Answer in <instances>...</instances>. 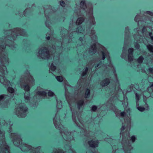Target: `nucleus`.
Wrapping results in <instances>:
<instances>
[{"label":"nucleus","mask_w":153,"mask_h":153,"mask_svg":"<svg viewBox=\"0 0 153 153\" xmlns=\"http://www.w3.org/2000/svg\"><path fill=\"white\" fill-rule=\"evenodd\" d=\"M4 33L7 39V40L5 39L6 43L4 41L5 38H0V82L5 86H12V84L4 77V75L7 74L5 65H8L9 63L8 53L5 49V46L7 45L11 49H14L15 45L13 41L18 36H25L26 33L24 29L16 28L6 31Z\"/></svg>","instance_id":"obj_1"},{"label":"nucleus","mask_w":153,"mask_h":153,"mask_svg":"<svg viewBox=\"0 0 153 153\" xmlns=\"http://www.w3.org/2000/svg\"><path fill=\"white\" fill-rule=\"evenodd\" d=\"M13 125V123L9 119H5L4 118H2L0 120V125L1 127L4 126L8 127L9 129L8 130V132L9 133H10L9 137L12 139L14 145L20 148L23 152H25L28 151L29 150L28 142H22L20 134L16 132H12L11 126Z\"/></svg>","instance_id":"obj_2"},{"label":"nucleus","mask_w":153,"mask_h":153,"mask_svg":"<svg viewBox=\"0 0 153 153\" xmlns=\"http://www.w3.org/2000/svg\"><path fill=\"white\" fill-rule=\"evenodd\" d=\"M28 78V75L25 76L24 75L22 76L20 79L19 83L21 87L25 91L24 97L25 101L27 102L29 100Z\"/></svg>","instance_id":"obj_3"},{"label":"nucleus","mask_w":153,"mask_h":153,"mask_svg":"<svg viewBox=\"0 0 153 153\" xmlns=\"http://www.w3.org/2000/svg\"><path fill=\"white\" fill-rule=\"evenodd\" d=\"M27 110V108L23 104H21L16 108L15 113L18 117H24L26 116Z\"/></svg>","instance_id":"obj_4"},{"label":"nucleus","mask_w":153,"mask_h":153,"mask_svg":"<svg viewBox=\"0 0 153 153\" xmlns=\"http://www.w3.org/2000/svg\"><path fill=\"white\" fill-rule=\"evenodd\" d=\"M7 95L1 94L0 95V107L1 108H7L8 107L9 104L7 101L8 99L11 98Z\"/></svg>","instance_id":"obj_5"},{"label":"nucleus","mask_w":153,"mask_h":153,"mask_svg":"<svg viewBox=\"0 0 153 153\" xmlns=\"http://www.w3.org/2000/svg\"><path fill=\"white\" fill-rule=\"evenodd\" d=\"M88 144L90 147L94 148L98 147L99 142L97 140H91L88 141Z\"/></svg>","instance_id":"obj_6"},{"label":"nucleus","mask_w":153,"mask_h":153,"mask_svg":"<svg viewBox=\"0 0 153 153\" xmlns=\"http://www.w3.org/2000/svg\"><path fill=\"white\" fill-rule=\"evenodd\" d=\"M39 54H41V55L45 53L47 55L45 57L46 58H48V57L50 56L49 52L48 51V48H47L45 47L43 49H40L39 50Z\"/></svg>","instance_id":"obj_7"},{"label":"nucleus","mask_w":153,"mask_h":153,"mask_svg":"<svg viewBox=\"0 0 153 153\" xmlns=\"http://www.w3.org/2000/svg\"><path fill=\"white\" fill-rule=\"evenodd\" d=\"M110 83V80L109 79L106 78L101 81L100 84L102 87H105L108 85Z\"/></svg>","instance_id":"obj_8"},{"label":"nucleus","mask_w":153,"mask_h":153,"mask_svg":"<svg viewBox=\"0 0 153 153\" xmlns=\"http://www.w3.org/2000/svg\"><path fill=\"white\" fill-rule=\"evenodd\" d=\"M134 49L132 48H131L128 49V53L129 55L128 56V59L130 61H132L133 60V52Z\"/></svg>","instance_id":"obj_9"},{"label":"nucleus","mask_w":153,"mask_h":153,"mask_svg":"<svg viewBox=\"0 0 153 153\" xmlns=\"http://www.w3.org/2000/svg\"><path fill=\"white\" fill-rule=\"evenodd\" d=\"M84 103V100L83 99L79 100L77 102V108L79 109H80L82 108Z\"/></svg>","instance_id":"obj_10"},{"label":"nucleus","mask_w":153,"mask_h":153,"mask_svg":"<svg viewBox=\"0 0 153 153\" xmlns=\"http://www.w3.org/2000/svg\"><path fill=\"white\" fill-rule=\"evenodd\" d=\"M7 91L9 93L11 94L12 97L14 95L15 90L13 88L9 87L7 89Z\"/></svg>","instance_id":"obj_11"},{"label":"nucleus","mask_w":153,"mask_h":153,"mask_svg":"<svg viewBox=\"0 0 153 153\" xmlns=\"http://www.w3.org/2000/svg\"><path fill=\"white\" fill-rule=\"evenodd\" d=\"M90 90L89 88H87L86 90L85 94V98H88L90 96Z\"/></svg>","instance_id":"obj_12"},{"label":"nucleus","mask_w":153,"mask_h":153,"mask_svg":"<svg viewBox=\"0 0 153 153\" xmlns=\"http://www.w3.org/2000/svg\"><path fill=\"white\" fill-rule=\"evenodd\" d=\"M84 20V19L83 17H80L77 19L76 22L79 25H80L82 24Z\"/></svg>","instance_id":"obj_13"},{"label":"nucleus","mask_w":153,"mask_h":153,"mask_svg":"<svg viewBox=\"0 0 153 153\" xmlns=\"http://www.w3.org/2000/svg\"><path fill=\"white\" fill-rule=\"evenodd\" d=\"M36 94L38 95L45 96L47 95V93L45 91H38L36 92Z\"/></svg>","instance_id":"obj_14"},{"label":"nucleus","mask_w":153,"mask_h":153,"mask_svg":"<svg viewBox=\"0 0 153 153\" xmlns=\"http://www.w3.org/2000/svg\"><path fill=\"white\" fill-rule=\"evenodd\" d=\"M57 80L60 82H62L63 80V77L62 76H57L56 77Z\"/></svg>","instance_id":"obj_15"},{"label":"nucleus","mask_w":153,"mask_h":153,"mask_svg":"<svg viewBox=\"0 0 153 153\" xmlns=\"http://www.w3.org/2000/svg\"><path fill=\"white\" fill-rule=\"evenodd\" d=\"M80 5L82 8L84 7L85 8L86 5V1L85 0H82L80 1Z\"/></svg>","instance_id":"obj_16"},{"label":"nucleus","mask_w":153,"mask_h":153,"mask_svg":"<svg viewBox=\"0 0 153 153\" xmlns=\"http://www.w3.org/2000/svg\"><path fill=\"white\" fill-rule=\"evenodd\" d=\"M144 60V58L142 56H140L137 60L138 63L141 64L142 63Z\"/></svg>","instance_id":"obj_17"},{"label":"nucleus","mask_w":153,"mask_h":153,"mask_svg":"<svg viewBox=\"0 0 153 153\" xmlns=\"http://www.w3.org/2000/svg\"><path fill=\"white\" fill-rule=\"evenodd\" d=\"M147 47L148 50L151 52L153 53V46L150 45L148 44L147 46Z\"/></svg>","instance_id":"obj_18"},{"label":"nucleus","mask_w":153,"mask_h":153,"mask_svg":"<svg viewBox=\"0 0 153 153\" xmlns=\"http://www.w3.org/2000/svg\"><path fill=\"white\" fill-rule=\"evenodd\" d=\"M50 69L53 72L56 69V66L53 64L51 63V65Z\"/></svg>","instance_id":"obj_19"},{"label":"nucleus","mask_w":153,"mask_h":153,"mask_svg":"<svg viewBox=\"0 0 153 153\" xmlns=\"http://www.w3.org/2000/svg\"><path fill=\"white\" fill-rule=\"evenodd\" d=\"M137 108L139 111L141 112L144 111L145 110V108L141 106L137 107Z\"/></svg>","instance_id":"obj_20"},{"label":"nucleus","mask_w":153,"mask_h":153,"mask_svg":"<svg viewBox=\"0 0 153 153\" xmlns=\"http://www.w3.org/2000/svg\"><path fill=\"white\" fill-rule=\"evenodd\" d=\"M29 13V9H26L23 12V14L25 16H28Z\"/></svg>","instance_id":"obj_21"},{"label":"nucleus","mask_w":153,"mask_h":153,"mask_svg":"<svg viewBox=\"0 0 153 153\" xmlns=\"http://www.w3.org/2000/svg\"><path fill=\"white\" fill-rule=\"evenodd\" d=\"M61 6L63 7H64L66 5L65 3L63 1H59Z\"/></svg>","instance_id":"obj_22"},{"label":"nucleus","mask_w":153,"mask_h":153,"mask_svg":"<svg viewBox=\"0 0 153 153\" xmlns=\"http://www.w3.org/2000/svg\"><path fill=\"white\" fill-rule=\"evenodd\" d=\"M48 95L49 97H53L54 96V94L51 91H49L48 93Z\"/></svg>","instance_id":"obj_23"},{"label":"nucleus","mask_w":153,"mask_h":153,"mask_svg":"<svg viewBox=\"0 0 153 153\" xmlns=\"http://www.w3.org/2000/svg\"><path fill=\"white\" fill-rule=\"evenodd\" d=\"M130 140H131V141L132 142H134L136 139V138L135 136H134V135H133L131 137H130Z\"/></svg>","instance_id":"obj_24"},{"label":"nucleus","mask_w":153,"mask_h":153,"mask_svg":"<svg viewBox=\"0 0 153 153\" xmlns=\"http://www.w3.org/2000/svg\"><path fill=\"white\" fill-rule=\"evenodd\" d=\"M134 47L138 49L140 48V45L138 43L136 42L134 44Z\"/></svg>","instance_id":"obj_25"},{"label":"nucleus","mask_w":153,"mask_h":153,"mask_svg":"<svg viewBox=\"0 0 153 153\" xmlns=\"http://www.w3.org/2000/svg\"><path fill=\"white\" fill-rule=\"evenodd\" d=\"M97 109V107L95 105H93L92 108L91 110L93 111H95Z\"/></svg>","instance_id":"obj_26"},{"label":"nucleus","mask_w":153,"mask_h":153,"mask_svg":"<svg viewBox=\"0 0 153 153\" xmlns=\"http://www.w3.org/2000/svg\"><path fill=\"white\" fill-rule=\"evenodd\" d=\"M136 99L137 101H138L140 100V94L136 93L135 94Z\"/></svg>","instance_id":"obj_27"},{"label":"nucleus","mask_w":153,"mask_h":153,"mask_svg":"<svg viewBox=\"0 0 153 153\" xmlns=\"http://www.w3.org/2000/svg\"><path fill=\"white\" fill-rule=\"evenodd\" d=\"M146 13L147 14L151 16H153V13L149 11H147L146 12Z\"/></svg>","instance_id":"obj_28"},{"label":"nucleus","mask_w":153,"mask_h":153,"mask_svg":"<svg viewBox=\"0 0 153 153\" xmlns=\"http://www.w3.org/2000/svg\"><path fill=\"white\" fill-rule=\"evenodd\" d=\"M102 59L103 60H104L105 58L106 54L104 52H102Z\"/></svg>","instance_id":"obj_29"},{"label":"nucleus","mask_w":153,"mask_h":153,"mask_svg":"<svg viewBox=\"0 0 153 153\" xmlns=\"http://www.w3.org/2000/svg\"><path fill=\"white\" fill-rule=\"evenodd\" d=\"M87 73H87V72L84 71L81 74V76H86L87 75Z\"/></svg>","instance_id":"obj_30"},{"label":"nucleus","mask_w":153,"mask_h":153,"mask_svg":"<svg viewBox=\"0 0 153 153\" xmlns=\"http://www.w3.org/2000/svg\"><path fill=\"white\" fill-rule=\"evenodd\" d=\"M126 115V113L125 111H123L121 112L120 115L121 117H124Z\"/></svg>","instance_id":"obj_31"},{"label":"nucleus","mask_w":153,"mask_h":153,"mask_svg":"<svg viewBox=\"0 0 153 153\" xmlns=\"http://www.w3.org/2000/svg\"><path fill=\"white\" fill-rule=\"evenodd\" d=\"M102 62L101 61H100L99 63L97 64H96L95 68L98 67L100 65L102 64Z\"/></svg>","instance_id":"obj_32"},{"label":"nucleus","mask_w":153,"mask_h":153,"mask_svg":"<svg viewBox=\"0 0 153 153\" xmlns=\"http://www.w3.org/2000/svg\"><path fill=\"white\" fill-rule=\"evenodd\" d=\"M125 126H122L121 128H120V130H121V132H122L123 131L125 130Z\"/></svg>","instance_id":"obj_33"},{"label":"nucleus","mask_w":153,"mask_h":153,"mask_svg":"<svg viewBox=\"0 0 153 153\" xmlns=\"http://www.w3.org/2000/svg\"><path fill=\"white\" fill-rule=\"evenodd\" d=\"M147 71L150 72H152L153 71V69L152 68H149Z\"/></svg>","instance_id":"obj_34"},{"label":"nucleus","mask_w":153,"mask_h":153,"mask_svg":"<svg viewBox=\"0 0 153 153\" xmlns=\"http://www.w3.org/2000/svg\"><path fill=\"white\" fill-rule=\"evenodd\" d=\"M84 37H80L78 39L80 41H82L83 40Z\"/></svg>","instance_id":"obj_35"},{"label":"nucleus","mask_w":153,"mask_h":153,"mask_svg":"<svg viewBox=\"0 0 153 153\" xmlns=\"http://www.w3.org/2000/svg\"><path fill=\"white\" fill-rule=\"evenodd\" d=\"M146 30V28L144 26L143 27L142 29V31L143 32H144Z\"/></svg>","instance_id":"obj_36"},{"label":"nucleus","mask_w":153,"mask_h":153,"mask_svg":"<svg viewBox=\"0 0 153 153\" xmlns=\"http://www.w3.org/2000/svg\"><path fill=\"white\" fill-rule=\"evenodd\" d=\"M152 34V33H149V35L150 36L151 39L152 40H153V36H151Z\"/></svg>","instance_id":"obj_37"},{"label":"nucleus","mask_w":153,"mask_h":153,"mask_svg":"<svg viewBox=\"0 0 153 153\" xmlns=\"http://www.w3.org/2000/svg\"><path fill=\"white\" fill-rule=\"evenodd\" d=\"M79 27H80V28L79 29H78V30H77L78 31H79V30L80 31H82V29H80L81 28H82V27L81 26H79Z\"/></svg>","instance_id":"obj_38"},{"label":"nucleus","mask_w":153,"mask_h":153,"mask_svg":"<svg viewBox=\"0 0 153 153\" xmlns=\"http://www.w3.org/2000/svg\"><path fill=\"white\" fill-rule=\"evenodd\" d=\"M88 68L86 67L85 69V70L84 71L88 73Z\"/></svg>","instance_id":"obj_39"},{"label":"nucleus","mask_w":153,"mask_h":153,"mask_svg":"<svg viewBox=\"0 0 153 153\" xmlns=\"http://www.w3.org/2000/svg\"><path fill=\"white\" fill-rule=\"evenodd\" d=\"M46 39L48 40H49L50 39V37L49 36H48L46 37Z\"/></svg>","instance_id":"obj_40"},{"label":"nucleus","mask_w":153,"mask_h":153,"mask_svg":"<svg viewBox=\"0 0 153 153\" xmlns=\"http://www.w3.org/2000/svg\"><path fill=\"white\" fill-rule=\"evenodd\" d=\"M137 16H136V17H135V18H134V20L135 21L137 22V21L138 20V19L137 18Z\"/></svg>","instance_id":"obj_41"},{"label":"nucleus","mask_w":153,"mask_h":153,"mask_svg":"<svg viewBox=\"0 0 153 153\" xmlns=\"http://www.w3.org/2000/svg\"><path fill=\"white\" fill-rule=\"evenodd\" d=\"M95 46H96V45L95 44H94L92 45L91 46V48H93L94 47H95Z\"/></svg>","instance_id":"obj_42"},{"label":"nucleus","mask_w":153,"mask_h":153,"mask_svg":"<svg viewBox=\"0 0 153 153\" xmlns=\"http://www.w3.org/2000/svg\"><path fill=\"white\" fill-rule=\"evenodd\" d=\"M58 153H64V152L62 150H60Z\"/></svg>","instance_id":"obj_43"},{"label":"nucleus","mask_w":153,"mask_h":153,"mask_svg":"<svg viewBox=\"0 0 153 153\" xmlns=\"http://www.w3.org/2000/svg\"><path fill=\"white\" fill-rule=\"evenodd\" d=\"M130 111H131L130 109L129 108H128V109H127V112L128 113V112H130Z\"/></svg>","instance_id":"obj_44"},{"label":"nucleus","mask_w":153,"mask_h":153,"mask_svg":"<svg viewBox=\"0 0 153 153\" xmlns=\"http://www.w3.org/2000/svg\"><path fill=\"white\" fill-rule=\"evenodd\" d=\"M151 87H153V83H152V84L151 85Z\"/></svg>","instance_id":"obj_45"},{"label":"nucleus","mask_w":153,"mask_h":153,"mask_svg":"<svg viewBox=\"0 0 153 153\" xmlns=\"http://www.w3.org/2000/svg\"><path fill=\"white\" fill-rule=\"evenodd\" d=\"M92 51H91V50L89 51V52H90V53H92Z\"/></svg>","instance_id":"obj_46"},{"label":"nucleus","mask_w":153,"mask_h":153,"mask_svg":"<svg viewBox=\"0 0 153 153\" xmlns=\"http://www.w3.org/2000/svg\"><path fill=\"white\" fill-rule=\"evenodd\" d=\"M39 147H39V146H38V147H37L36 148V149H39Z\"/></svg>","instance_id":"obj_47"},{"label":"nucleus","mask_w":153,"mask_h":153,"mask_svg":"<svg viewBox=\"0 0 153 153\" xmlns=\"http://www.w3.org/2000/svg\"><path fill=\"white\" fill-rule=\"evenodd\" d=\"M125 29H126V30L127 29H128V27H126V28H125Z\"/></svg>","instance_id":"obj_48"},{"label":"nucleus","mask_w":153,"mask_h":153,"mask_svg":"<svg viewBox=\"0 0 153 153\" xmlns=\"http://www.w3.org/2000/svg\"><path fill=\"white\" fill-rule=\"evenodd\" d=\"M29 90H30V85H29Z\"/></svg>","instance_id":"obj_49"},{"label":"nucleus","mask_w":153,"mask_h":153,"mask_svg":"<svg viewBox=\"0 0 153 153\" xmlns=\"http://www.w3.org/2000/svg\"><path fill=\"white\" fill-rule=\"evenodd\" d=\"M16 15H17L18 14L17 13H16Z\"/></svg>","instance_id":"obj_50"},{"label":"nucleus","mask_w":153,"mask_h":153,"mask_svg":"<svg viewBox=\"0 0 153 153\" xmlns=\"http://www.w3.org/2000/svg\"><path fill=\"white\" fill-rule=\"evenodd\" d=\"M29 76L30 75V74H29ZM30 77L29 76V78H30Z\"/></svg>","instance_id":"obj_51"}]
</instances>
